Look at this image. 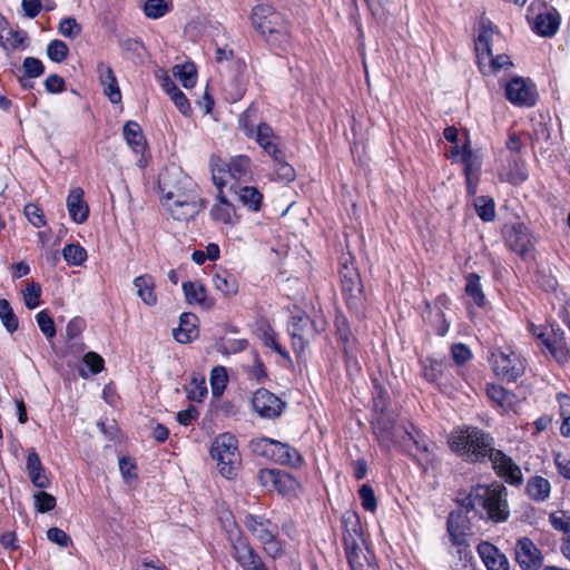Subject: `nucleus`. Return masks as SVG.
Masks as SVG:
<instances>
[{
	"mask_svg": "<svg viewBox=\"0 0 570 570\" xmlns=\"http://www.w3.org/2000/svg\"><path fill=\"white\" fill-rule=\"evenodd\" d=\"M449 445L452 451L463 455L468 461L475 462L485 456L493 463L494 470L510 484H520L522 473L520 468L502 451L492 448V439L478 428L452 433Z\"/></svg>",
	"mask_w": 570,
	"mask_h": 570,
	"instance_id": "1",
	"label": "nucleus"
},
{
	"mask_svg": "<svg viewBox=\"0 0 570 570\" xmlns=\"http://www.w3.org/2000/svg\"><path fill=\"white\" fill-rule=\"evenodd\" d=\"M466 512L481 507L488 518L493 522H503L509 517V507L507 502V489L502 484L474 487L469 495L461 502Z\"/></svg>",
	"mask_w": 570,
	"mask_h": 570,
	"instance_id": "2",
	"label": "nucleus"
},
{
	"mask_svg": "<svg viewBox=\"0 0 570 570\" xmlns=\"http://www.w3.org/2000/svg\"><path fill=\"white\" fill-rule=\"evenodd\" d=\"M252 23L267 43L282 47L289 41L291 32L287 21L268 4H258L252 12Z\"/></svg>",
	"mask_w": 570,
	"mask_h": 570,
	"instance_id": "3",
	"label": "nucleus"
},
{
	"mask_svg": "<svg viewBox=\"0 0 570 570\" xmlns=\"http://www.w3.org/2000/svg\"><path fill=\"white\" fill-rule=\"evenodd\" d=\"M210 453L217 461L219 473L226 479H233L240 463L236 438L228 432L219 434L212 443Z\"/></svg>",
	"mask_w": 570,
	"mask_h": 570,
	"instance_id": "4",
	"label": "nucleus"
},
{
	"mask_svg": "<svg viewBox=\"0 0 570 570\" xmlns=\"http://www.w3.org/2000/svg\"><path fill=\"white\" fill-rule=\"evenodd\" d=\"M246 529L262 543L264 551L273 559L284 553L281 541L277 539V525L271 520L255 514H247L244 519Z\"/></svg>",
	"mask_w": 570,
	"mask_h": 570,
	"instance_id": "5",
	"label": "nucleus"
},
{
	"mask_svg": "<svg viewBox=\"0 0 570 570\" xmlns=\"http://www.w3.org/2000/svg\"><path fill=\"white\" fill-rule=\"evenodd\" d=\"M399 439L400 446L412 455L424 469L434 462V444H430L415 428L409 423L394 430V435Z\"/></svg>",
	"mask_w": 570,
	"mask_h": 570,
	"instance_id": "6",
	"label": "nucleus"
},
{
	"mask_svg": "<svg viewBox=\"0 0 570 570\" xmlns=\"http://www.w3.org/2000/svg\"><path fill=\"white\" fill-rule=\"evenodd\" d=\"M338 273L346 305L352 311L358 312L364 305L365 295L358 271L351 256L343 257Z\"/></svg>",
	"mask_w": 570,
	"mask_h": 570,
	"instance_id": "7",
	"label": "nucleus"
},
{
	"mask_svg": "<svg viewBox=\"0 0 570 570\" xmlns=\"http://www.w3.org/2000/svg\"><path fill=\"white\" fill-rule=\"evenodd\" d=\"M158 188L163 204L198 193L196 184L176 167L166 168L159 174Z\"/></svg>",
	"mask_w": 570,
	"mask_h": 570,
	"instance_id": "8",
	"label": "nucleus"
},
{
	"mask_svg": "<svg viewBox=\"0 0 570 570\" xmlns=\"http://www.w3.org/2000/svg\"><path fill=\"white\" fill-rule=\"evenodd\" d=\"M325 328V321L322 318L312 320L306 314L292 317L288 327L293 347L298 353L303 352L309 342Z\"/></svg>",
	"mask_w": 570,
	"mask_h": 570,
	"instance_id": "9",
	"label": "nucleus"
},
{
	"mask_svg": "<svg viewBox=\"0 0 570 570\" xmlns=\"http://www.w3.org/2000/svg\"><path fill=\"white\" fill-rule=\"evenodd\" d=\"M494 35V28L490 20L482 19L480 21V31L478 38L475 40V50L478 52V58L480 63L482 60L488 58L490 60V69L493 72H497L501 69H505L512 66V61L507 55H498L493 56L491 50V41Z\"/></svg>",
	"mask_w": 570,
	"mask_h": 570,
	"instance_id": "10",
	"label": "nucleus"
},
{
	"mask_svg": "<svg viewBox=\"0 0 570 570\" xmlns=\"http://www.w3.org/2000/svg\"><path fill=\"white\" fill-rule=\"evenodd\" d=\"M253 110L247 109L242 118L240 122L244 127L245 134L248 137H254L256 142L275 161L283 159V153L278 148V137L274 134L273 129L265 122L259 124L256 129L254 126H249V119Z\"/></svg>",
	"mask_w": 570,
	"mask_h": 570,
	"instance_id": "11",
	"label": "nucleus"
},
{
	"mask_svg": "<svg viewBox=\"0 0 570 570\" xmlns=\"http://www.w3.org/2000/svg\"><path fill=\"white\" fill-rule=\"evenodd\" d=\"M491 363L494 373L508 382H514L525 370L524 361L510 347L493 351Z\"/></svg>",
	"mask_w": 570,
	"mask_h": 570,
	"instance_id": "12",
	"label": "nucleus"
},
{
	"mask_svg": "<svg viewBox=\"0 0 570 570\" xmlns=\"http://www.w3.org/2000/svg\"><path fill=\"white\" fill-rule=\"evenodd\" d=\"M466 513V511L462 510L451 512L446 523V530L451 542L458 548V553L461 559L468 557L466 549L469 548L466 538L471 525Z\"/></svg>",
	"mask_w": 570,
	"mask_h": 570,
	"instance_id": "13",
	"label": "nucleus"
},
{
	"mask_svg": "<svg viewBox=\"0 0 570 570\" xmlns=\"http://www.w3.org/2000/svg\"><path fill=\"white\" fill-rule=\"evenodd\" d=\"M163 205L173 219L178 222H188L194 219L205 206L204 200L198 193L187 194Z\"/></svg>",
	"mask_w": 570,
	"mask_h": 570,
	"instance_id": "14",
	"label": "nucleus"
},
{
	"mask_svg": "<svg viewBox=\"0 0 570 570\" xmlns=\"http://www.w3.org/2000/svg\"><path fill=\"white\" fill-rule=\"evenodd\" d=\"M505 97L515 106L531 107L535 104V87L529 79L514 77L505 85Z\"/></svg>",
	"mask_w": 570,
	"mask_h": 570,
	"instance_id": "15",
	"label": "nucleus"
},
{
	"mask_svg": "<svg viewBox=\"0 0 570 570\" xmlns=\"http://www.w3.org/2000/svg\"><path fill=\"white\" fill-rule=\"evenodd\" d=\"M515 560L522 570H539L543 563V557L537 546L529 538L517 541Z\"/></svg>",
	"mask_w": 570,
	"mask_h": 570,
	"instance_id": "16",
	"label": "nucleus"
},
{
	"mask_svg": "<svg viewBox=\"0 0 570 570\" xmlns=\"http://www.w3.org/2000/svg\"><path fill=\"white\" fill-rule=\"evenodd\" d=\"M252 406L259 416L274 419L282 413L284 403L268 390L259 389L252 397Z\"/></svg>",
	"mask_w": 570,
	"mask_h": 570,
	"instance_id": "17",
	"label": "nucleus"
},
{
	"mask_svg": "<svg viewBox=\"0 0 570 570\" xmlns=\"http://www.w3.org/2000/svg\"><path fill=\"white\" fill-rule=\"evenodd\" d=\"M538 340L557 362L563 363L568 360L569 348L567 347L562 331L550 328L549 332H540Z\"/></svg>",
	"mask_w": 570,
	"mask_h": 570,
	"instance_id": "18",
	"label": "nucleus"
},
{
	"mask_svg": "<svg viewBox=\"0 0 570 570\" xmlns=\"http://www.w3.org/2000/svg\"><path fill=\"white\" fill-rule=\"evenodd\" d=\"M508 246L521 256H525L533 246L529 229L523 224H513L504 229Z\"/></svg>",
	"mask_w": 570,
	"mask_h": 570,
	"instance_id": "19",
	"label": "nucleus"
},
{
	"mask_svg": "<svg viewBox=\"0 0 570 570\" xmlns=\"http://www.w3.org/2000/svg\"><path fill=\"white\" fill-rule=\"evenodd\" d=\"M233 557L243 570H267L262 558L244 539L238 538L233 542Z\"/></svg>",
	"mask_w": 570,
	"mask_h": 570,
	"instance_id": "20",
	"label": "nucleus"
},
{
	"mask_svg": "<svg viewBox=\"0 0 570 570\" xmlns=\"http://www.w3.org/2000/svg\"><path fill=\"white\" fill-rule=\"evenodd\" d=\"M476 550L488 570H510L508 558L492 543L483 541Z\"/></svg>",
	"mask_w": 570,
	"mask_h": 570,
	"instance_id": "21",
	"label": "nucleus"
},
{
	"mask_svg": "<svg viewBox=\"0 0 570 570\" xmlns=\"http://www.w3.org/2000/svg\"><path fill=\"white\" fill-rule=\"evenodd\" d=\"M67 208L70 218L77 223L82 224L87 220L89 215V207L83 200V190L79 187L70 190L67 198Z\"/></svg>",
	"mask_w": 570,
	"mask_h": 570,
	"instance_id": "22",
	"label": "nucleus"
},
{
	"mask_svg": "<svg viewBox=\"0 0 570 570\" xmlns=\"http://www.w3.org/2000/svg\"><path fill=\"white\" fill-rule=\"evenodd\" d=\"M99 80L104 87V94L109 98L112 104L121 101V92L116 79V76L110 66L100 62L97 67Z\"/></svg>",
	"mask_w": 570,
	"mask_h": 570,
	"instance_id": "23",
	"label": "nucleus"
},
{
	"mask_svg": "<svg viewBox=\"0 0 570 570\" xmlns=\"http://www.w3.org/2000/svg\"><path fill=\"white\" fill-rule=\"evenodd\" d=\"M27 471L32 484L37 488H48L50 481L45 473V469L39 455L35 450H30L27 458Z\"/></svg>",
	"mask_w": 570,
	"mask_h": 570,
	"instance_id": "24",
	"label": "nucleus"
},
{
	"mask_svg": "<svg viewBox=\"0 0 570 570\" xmlns=\"http://www.w3.org/2000/svg\"><path fill=\"white\" fill-rule=\"evenodd\" d=\"M271 459L281 463L297 466L302 462L298 451L287 443L274 441Z\"/></svg>",
	"mask_w": 570,
	"mask_h": 570,
	"instance_id": "25",
	"label": "nucleus"
},
{
	"mask_svg": "<svg viewBox=\"0 0 570 570\" xmlns=\"http://www.w3.org/2000/svg\"><path fill=\"white\" fill-rule=\"evenodd\" d=\"M342 523L344 527V544L353 546L354 541H363L361 523L355 512H345L342 517Z\"/></svg>",
	"mask_w": 570,
	"mask_h": 570,
	"instance_id": "26",
	"label": "nucleus"
},
{
	"mask_svg": "<svg viewBox=\"0 0 570 570\" xmlns=\"http://www.w3.org/2000/svg\"><path fill=\"white\" fill-rule=\"evenodd\" d=\"M217 200L210 209L212 218L218 223L233 225L236 220L233 205L227 202L223 191L218 193Z\"/></svg>",
	"mask_w": 570,
	"mask_h": 570,
	"instance_id": "27",
	"label": "nucleus"
},
{
	"mask_svg": "<svg viewBox=\"0 0 570 570\" xmlns=\"http://www.w3.org/2000/svg\"><path fill=\"white\" fill-rule=\"evenodd\" d=\"M196 320V316L191 313L180 315L179 327L173 332L177 342L188 343L197 336Z\"/></svg>",
	"mask_w": 570,
	"mask_h": 570,
	"instance_id": "28",
	"label": "nucleus"
},
{
	"mask_svg": "<svg viewBox=\"0 0 570 570\" xmlns=\"http://www.w3.org/2000/svg\"><path fill=\"white\" fill-rule=\"evenodd\" d=\"M134 285L137 288V295L141 301L148 305L154 306L157 304V295L155 293V281L150 275H141L134 279Z\"/></svg>",
	"mask_w": 570,
	"mask_h": 570,
	"instance_id": "29",
	"label": "nucleus"
},
{
	"mask_svg": "<svg viewBox=\"0 0 570 570\" xmlns=\"http://www.w3.org/2000/svg\"><path fill=\"white\" fill-rule=\"evenodd\" d=\"M230 190L237 195L239 202L252 210H258L262 203V194L255 187L230 185Z\"/></svg>",
	"mask_w": 570,
	"mask_h": 570,
	"instance_id": "30",
	"label": "nucleus"
},
{
	"mask_svg": "<svg viewBox=\"0 0 570 570\" xmlns=\"http://www.w3.org/2000/svg\"><path fill=\"white\" fill-rule=\"evenodd\" d=\"M363 541H354L353 546L344 544L346 557L352 570H374L363 556L361 543Z\"/></svg>",
	"mask_w": 570,
	"mask_h": 570,
	"instance_id": "31",
	"label": "nucleus"
},
{
	"mask_svg": "<svg viewBox=\"0 0 570 570\" xmlns=\"http://www.w3.org/2000/svg\"><path fill=\"white\" fill-rule=\"evenodd\" d=\"M559 27L557 13L546 12L537 16L534 21L535 31L543 37H552Z\"/></svg>",
	"mask_w": 570,
	"mask_h": 570,
	"instance_id": "32",
	"label": "nucleus"
},
{
	"mask_svg": "<svg viewBox=\"0 0 570 570\" xmlns=\"http://www.w3.org/2000/svg\"><path fill=\"white\" fill-rule=\"evenodd\" d=\"M488 396L501 406L504 411L512 410L515 405L517 397L513 393L507 391L502 386L491 385L487 389Z\"/></svg>",
	"mask_w": 570,
	"mask_h": 570,
	"instance_id": "33",
	"label": "nucleus"
},
{
	"mask_svg": "<svg viewBox=\"0 0 570 570\" xmlns=\"http://www.w3.org/2000/svg\"><path fill=\"white\" fill-rule=\"evenodd\" d=\"M124 137L135 153H141L145 148V139L140 127L135 121H127L124 126Z\"/></svg>",
	"mask_w": 570,
	"mask_h": 570,
	"instance_id": "34",
	"label": "nucleus"
},
{
	"mask_svg": "<svg viewBox=\"0 0 570 570\" xmlns=\"http://www.w3.org/2000/svg\"><path fill=\"white\" fill-rule=\"evenodd\" d=\"M550 483L542 476H533L528 481L527 492L535 501H544L550 494Z\"/></svg>",
	"mask_w": 570,
	"mask_h": 570,
	"instance_id": "35",
	"label": "nucleus"
},
{
	"mask_svg": "<svg viewBox=\"0 0 570 570\" xmlns=\"http://www.w3.org/2000/svg\"><path fill=\"white\" fill-rule=\"evenodd\" d=\"M185 297L189 304H199L209 307L206 302V289L199 282H186L183 284Z\"/></svg>",
	"mask_w": 570,
	"mask_h": 570,
	"instance_id": "36",
	"label": "nucleus"
},
{
	"mask_svg": "<svg viewBox=\"0 0 570 570\" xmlns=\"http://www.w3.org/2000/svg\"><path fill=\"white\" fill-rule=\"evenodd\" d=\"M213 284L225 296H233L238 292L236 278L227 272L217 273L213 278Z\"/></svg>",
	"mask_w": 570,
	"mask_h": 570,
	"instance_id": "37",
	"label": "nucleus"
},
{
	"mask_svg": "<svg viewBox=\"0 0 570 570\" xmlns=\"http://www.w3.org/2000/svg\"><path fill=\"white\" fill-rule=\"evenodd\" d=\"M228 175L236 180H246L250 175V160L246 156L235 157L228 165Z\"/></svg>",
	"mask_w": 570,
	"mask_h": 570,
	"instance_id": "38",
	"label": "nucleus"
},
{
	"mask_svg": "<svg viewBox=\"0 0 570 570\" xmlns=\"http://www.w3.org/2000/svg\"><path fill=\"white\" fill-rule=\"evenodd\" d=\"M173 75L178 78L185 88H193L196 83L197 71L193 63L175 65Z\"/></svg>",
	"mask_w": 570,
	"mask_h": 570,
	"instance_id": "39",
	"label": "nucleus"
},
{
	"mask_svg": "<svg viewBox=\"0 0 570 570\" xmlns=\"http://www.w3.org/2000/svg\"><path fill=\"white\" fill-rule=\"evenodd\" d=\"M466 294L473 299L474 304L482 307L485 303V297L481 288L480 276L471 273L466 277L465 285Z\"/></svg>",
	"mask_w": 570,
	"mask_h": 570,
	"instance_id": "40",
	"label": "nucleus"
},
{
	"mask_svg": "<svg viewBox=\"0 0 570 570\" xmlns=\"http://www.w3.org/2000/svg\"><path fill=\"white\" fill-rule=\"evenodd\" d=\"M185 391L189 400L200 402L207 394L205 377L194 374L189 384L185 387Z\"/></svg>",
	"mask_w": 570,
	"mask_h": 570,
	"instance_id": "41",
	"label": "nucleus"
},
{
	"mask_svg": "<svg viewBox=\"0 0 570 570\" xmlns=\"http://www.w3.org/2000/svg\"><path fill=\"white\" fill-rule=\"evenodd\" d=\"M212 178L214 185L218 188V193L223 191L222 189L227 184V178H230L228 175V165L220 159H213Z\"/></svg>",
	"mask_w": 570,
	"mask_h": 570,
	"instance_id": "42",
	"label": "nucleus"
},
{
	"mask_svg": "<svg viewBox=\"0 0 570 570\" xmlns=\"http://www.w3.org/2000/svg\"><path fill=\"white\" fill-rule=\"evenodd\" d=\"M228 377L225 367L216 366L210 373V386L214 396H220L226 387Z\"/></svg>",
	"mask_w": 570,
	"mask_h": 570,
	"instance_id": "43",
	"label": "nucleus"
},
{
	"mask_svg": "<svg viewBox=\"0 0 570 570\" xmlns=\"http://www.w3.org/2000/svg\"><path fill=\"white\" fill-rule=\"evenodd\" d=\"M63 258L67 263L78 266L81 265L87 258L86 249L79 244H68L62 249Z\"/></svg>",
	"mask_w": 570,
	"mask_h": 570,
	"instance_id": "44",
	"label": "nucleus"
},
{
	"mask_svg": "<svg viewBox=\"0 0 570 570\" xmlns=\"http://www.w3.org/2000/svg\"><path fill=\"white\" fill-rule=\"evenodd\" d=\"M0 320L8 332L13 333L18 330V317L7 299H0Z\"/></svg>",
	"mask_w": 570,
	"mask_h": 570,
	"instance_id": "45",
	"label": "nucleus"
},
{
	"mask_svg": "<svg viewBox=\"0 0 570 570\" xmlns=\"http://www.w3.org/2000/svg\"><path fill=\"white\" fill-rule=\"evenodd\" d=\"M168 10V3L165 0H147L144 6L145 14L151 19L165 16Z\"/></svg>",
	"mask_w": 570,
	"mask_h": 570,
	"instance_id": "46",
	"label": "nucleus"
},
{
	"mask_svg": "<svg viewBox=\"0 0 570 570\" xmlns=\"http://www.w3.org/2000/svg\"><path fill=\"white\" fill-rule=\"evenodd\" d=\"M258 479L264 487L269 484L277 485L278 483H292L293 479L289 475H278L275 470L263 469L258 472Z\"/></svg>",
	"mask_w": 570,
	"mask_h": 570,
	"instance_id": "47",
	"label": "nucleus"
},
{
	"mask_svg": "<svg viewBox=\"0 0 570 570\" xmlns=\"http://www.w3.org/2000/svg\"><path fill=\"white\" fill-rule=\"evenodd\" d=\"M475 210L482 220L491 222L495 216L494 202L485 197H480L476 199Z\"/></svg>",
	"mask_w": 570,
	"mask_h": 570,
	"instance_id": "48",
	"label": "nucleus"
},
{
	"mask_svg": "<svg viewBox=\"0 0 570 570\" xmlns=\"http://www.w3.org/2000/svg\"><path fill=\"white\" fill-rule=\"evenodd\" d=\"M41 287L38 283H29L23 291L24 304L29 309L36 308L40 304Z\"/></svg>",
	"mask_w": 570,
	"mask_h": 570,
	"instance_id": "49",
	"label": "nucleus"
},
{
	"mask_svg": "<svg viewBox=\"0 0 570 570\" xmlns=\"http://www.w3.org/2000/svg\"><path fill=\"white\" fill-rule=\"evenodd\" d=\"M68 51L67 45L61 40H52L47 47V55L55 62L63 61Z\"/></svg>",
	"mask_w": 570,
	"mask_h": 570,
	"instance_id": "50",
	"label": "nucleus"
},
{
	"mask_svg": "<svg viewBox=\"0 0 570 570\" xmlns=\"http://www.w3.org/2000/svg\"><path fill=\"white\" fill-rule=\"evenodd\" d=\"M58 31L66 38L75 39L81 32V26L76 21L75 18L68 17L60 21Z\"/></svg>",
	"mask_w": 570,
	"mask_h": 570,
	"instance_id": "51",
	"label": "nucleus"
},
{
	"mask_svg": "<svg viewBox=\"0 0 570 570\" xmlns=\"http://www.w3.org/2000/svg\"><path fill=\"white\" fill-rule=\"evenodd\" d=\"M274 441L269 438H258L250 441V449L254 453L271 459Z\"/></svg>",
	"mask_w": 570,
	"mask_h": 570,
	"instance_id": "52",
	"label": "nucleus"
},
{
	"mask_svg": "<svg viewBox=\"0 0 570 570\" xmlns=\"http://www.w3.org/2000/svg\"><path fill=\"white\" fill-rule=\"evenodd\" d=\"M37 323L41 332L47 338H52L56 335L55 323L47 311H41L36 316Z\"/></svg>",
	"mask_w": 570,
	"mask_h": 570,
	"instance_id": "53",
	"label": "nucleus"
},
{
	"mask_svg": "<svg viewBox=\"0 0 570 570\" xmlns=\"http://www.w3.org/2000/svg\"><path fill=\"white\" fill-rule=\"evenodd\" d=\"M35 504L39 512L51 511L56 507V498L45 491L35 494Z\"/></svg>",
	"mask_w": 570,
	"mask_h": 570,
	"instance_id": "54",
	"label": "nucleus"
},
{
	"mask_svg": "<svg viewBox=\"0 0 570 570\" xmlns=\"http://www.w3.org/2000/svg\"><path fill=\"white\" fill-rule=\"evenodd\" d=\"M358 494L362 501V505L365 510L374 511L376 509L374 491L368 484H363L358 490Z\"/></svg>",
	"mask_w": 570,
	"mask_h": 570,
	"instance_id": "55",
	"label": "nucleus"
},
{
	"mask_svg": "<svg viewBox=\"0 0 570 570\" xmlns=\"http://www.w3.org/2000/svg\"><path fill=\"white\" fill-rule=\"evenodd\" d=\"M24 215L35 227H42L46 225L43 213L37 205L28 204L24 207Z\"/></svg>",
	"mask_w": 570,
	"mask_h": 570,
	"instance_id": "56",
	"label": "nucleus"
},
{
	"mask_svg": "<svg viewBox=\"0 0 570 570\" xmlns=\"http://www.w3.org/2000/svg\"><path fill=\"white\" fill-rule=\"evenodd\" d=\"M47 538L51 542H53L60 547H63V548H67L72 543L71 538L63 530L56 528V527L50 528L47 531Z\"/></svg>",
	"mask_w": 570,
	"mask_h": 570,
	"instance_id": "57",
	"label": "nucleus"
},
{
	"mask_svg": "<svg viewBox=\"0 0 570 570\" xmlns=\"http://www.w3.org/2000/svg\"><path fill=\"white\" fill-rule=\"evenodd\" d=\"M428 364L424 365L423 375L430 382H436L443 371V365L441 362L435 360H428Z\"/></svg>",
	"mask_w": 570,
	"mask_h": 570,
	"instance_id": "58",
	"label": "nucleus"
},
{
	"mask_svg": "<svg viewBox=\"0 0 570 570\" xmlns=\"http://www.w3.org/2000/svg\"><path fill=\"white\" fill-rule=\"evenodd\" d=\"M23 69L26 75L30 78L39 77L45 71L42 62L39 59L32 57L24 59Z\"/></svg>",
	"mask_w": 570,
	"mask_h": 570,
	"instance_id": "59",
	"label": "nucleus"
},
{
	"mask_svg": "<svg viewBox=\"0 0 570 570\" xmlns=\"http://www.w3.org/2000/svg\"><path fill=\"white\" fill-rule=\"evenodd\" d=\"M83 363L90 368L92 374H97L104 370V358L95 352H88L83 356Z\"/></svg>",
	"mask_w": 570,
	"mask_h": 570,
	"instance_id": "60",
	"label": "nucleus"
},
{
	"mask_svg": "<svg viewBox=\"0 0 570 570\" xmlns=\"http://www.w3.org/2000/svg\"><path fill=\"white\" fill-rule=\"evenodd\" d=\"M550 521L557 530L570 532V515L564 512H556L550 515Z\"/></svg>",
	"mask_w": 570,
	"mask_h": 570,
	"instance_id": "61",
	"label": "nucleus"
},
{
	"mask_svg": "<svg viewBox=\"0 0 570 570\" xmlns=\"http://www.w3.org/2000/svg\"><path fill=\"white\" fill-rule=\"evenodd\" d=\"M554 463L558 468L559 473L570 480V456L557 453L554 455Z\"/></svg>",
	"mask_w": 570,
	"mask_h": 570,
	"instance_id": "62",
	"label": "nucleus"
},
{
	"mask_svg": "<svg viewBox=\"0 0 570 570\" xmlns=\"http://www.w3.org/2000/svg\"><path fill=\"white\" fill-rule=\"evenodd\" d=\"M452 357L458 364H464L471 357L470 350L463 344H455L452 346Z\"/></svg>",
	"mask_w": 570,
	"mask_h": 570,
	"instance_id": "63",
	"label": "nucleus"
},
{
	"mask_svg": "<svg viewBox=\"0 0 570 570\" xmlns=\"http://www.w3.org/2000/svg\"><path fill=\"white\" fill-rule=\"evenodd\" d=\"M173 102L175 104V106L179 109V111L184 115V116H187L190 111V105L188 102V99L186 98V96L180 91H175L174 95L170 96Z\"/></svg>",
	"mask_w": 570,
	"mask_h": 570,
	"instance_id": "64",
	"label": "nucleus"
}]
</instances>
